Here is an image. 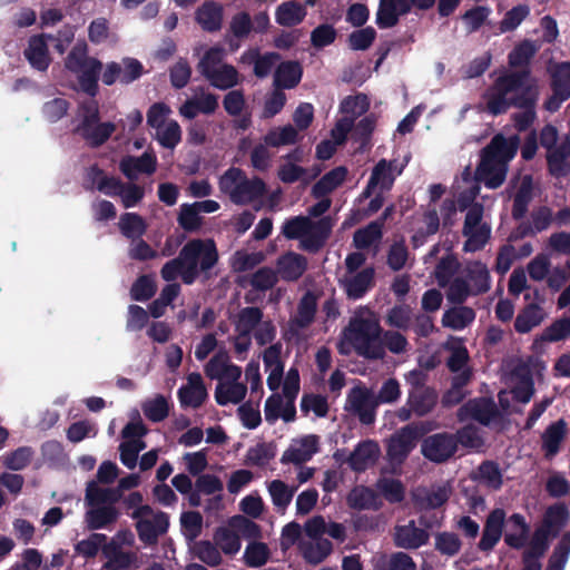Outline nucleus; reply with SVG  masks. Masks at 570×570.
Segmentation results:
<instances>
[{"label":"nucleus","mask_w":570,"mask_h":570,"mask_svg":"<svg viewBox=\"0 0 570 570\" xmlns=\"http://www.w3.org/2000/svg\"><path fill=\"white\" fill-rule=\"evenodd\" d=\"M225 56V49L218 46L210 47L206 50L197 65V69L200 75L205 77L213 70L220 68L222 65H225L223 62Z\"/></svg>","instance_id":"obj_57"},{"label":"nucleus","mask_w":570,"mask_h":570,"mask_svg":"<svg viewBox=\"0 0 570 570\" xmlns=\"http://www.w3.org/2000/svg\"><path fill=\"white\" fill-rule=\"evenodd\" d=\"M570 556V530L564 532L554 547L549 560L548 566L564 570Z\"/></svg>","instance_id":"obj_62"},{"label":"nucleus","mask_w":570,"mask_h":570,"mask_svg":"<svg viewBox=\"0 0 570 570\" xmlns=\"http://www.w3.org/2000/svg\"><path fill=\"white\" fill-rule=\"evenodd\" d=\"M550 538H552V534L538 527L531 537L529 548L522 554V561L540 562V558L549 549Z\"/></svg>","instance_id":"obj_45"},{"label":"nucleus","mask_w":570,"mask_h":570,"mask_svg":"<svg viewBox=\"0 0 570 570\" xmlns=\"http://www.w3.org/2000/svg\"><path fill=\"white\" fill-rule=\"evenodd\" d=\"M462 413L484 426H489L493 421L501 417V412L491 397L469 400L460 409V415Z\"/></svg>","instance_id":"obj_15"},{"label":"nucleus","mask_w":570,"mask_h":570,"mask_svg":"<svg viewBox=\"0 0 570 570\" xmlns=\"http://www.w3.org/2000/svg\"><path fill=\"white\" fill-rule=\"evenodd\" d=\"M144 73L142 63L136 58H124L121 63L108 62L101 73V81L106 86H112L117 81L129 85L139 79Z\"/></svg>","instance_id":"obj_13"},{"label":"nucleus","mask_w":570,"mask_h":570,"mask_svg":"<svg viewBox=\"0 0 570 570\" xmlns=\"http://www.w3.org/2000/svg\"><path fill=\"white\" fill-rule=\"evenodd\" d=\"M383 223L371 222L365 227L357 229L353 236L354 246L357 249H366L382 238Z\"/></svg>","instance_id":"obj_50"},{"label":"nucleus","mask_w":570,"mask_h":570,"mask_svg":"<svg viewBox=\"0 0 570 570\" xmlns=\"http://www.w3.org/2000/svg\"><path fill=\"white\" fill-rule=\"evenodd\" d=\"M220 189L229 195L236 205H246L263 197L266 193V184L259 177L248 179L245 173L237 167H230L222 176Z\"/></svg>","instance_id":"obj_5"},{"label":"nucleus","mask_w":570,"mask_h":570,"mask_svg":"<svg viewBox=\"0 0 570 570\" xmlns=\"http://www.w3.org/2000/svg\"><path fill=\"white\" fill-rule=\"evenodd\" d=\"M549 75L552 94L544 100L543 108L549 112H556L570 98V62L552 65Z\"/></svg>","instance_id":"obj_11"},{"label":"nucleus","mask_w":570,"mask_h":570,"mask_svg":"<svg viewBox=\"0 0 570 570\" xmlns=\"http://www.w3.org/2000/svg\"><path fill=\"white\" fill-rule=\"evenodd\" d=\"M312 220L305 216H295L286 219L282 226V234L287 239H302L307 229H311Z\"/></svg>","instance_id":"obj_60"},{"label":"nucleus","mask_w":570,"mask_h":570,"mask_svg":"<svg viewBox=\"0 0 570 570\" xmlns=\"http://www.w3.org/2000/svg\"><path fill=\"white\" fill-rule=\"evenodd\" d=\"M247 393L245 384L239 382L219 383L215 389V400L218 405H227L228 403H240Z\"/></svg>","instance_id":"obj_46"},{"label":"nucleus","mask_w":570,"mask_h":570,"mask_svg":"<svg viewBox=\"0 0 570 570\" xmlns=\"http://www.w3.org/2000/svg\"><path fill=\"white\" fill-rule=\"evenodd\" d=\"M375 271L373 267H366L356 273L346 282L345 291L350 298L360 299L371 288L374 282Z\"/></svg>","instance_id":"obj_42"},{"label":"nucleus","mask_w":570,"mask_h":570,"mask_svg":"<svg viewBox=\"0 0 570 570\" xmlns=\"http://www.w3.org/2000/svg\"><path fill=\"white\" fill-rule=\"evenodd\" d=\"M333 225L331 216H323L312 222L311 229H307L304 238L301 239V248L313 254L320 252L330 238Z\"/></svg>","instance_id":"obj_18"},{"label":"nucleus","mask_w":570,"mask_h":570,"mask_svg":"<svg viewBox=\"0 0 570 570\" xmlns=\"http://www.w3.org/2000/svg\"><path fill=\"white\" fill-rule=\"evenodd\" d=\"M119 169L129 180H135L138 174L151 175L157 169V157L153 151L140 156H125L119 163Z\"/></svg>","instance_id":"obj_23"},{"label":"nucleus","mask_w":570,"mask_h":570,"mask_svg":"<svg viewBox=\"0 0 570 570\" xmlns=\"http://www.w3.org/2000/svg\"><path fill=\"white\" fill-rule=\"evenodd\" d=\"M436 0H380L376 11V24L389 29L399 23L400 17L411 12L412 8L426 11L434 7Z\"/></svg>","instance_id":"obj_8"},{"label":"nucleus","mask_w":570,"mask_h":570,"mask_svg":"<svg viewBox=\"0 0 570 570\" xmlns=\"http://www.w3.org/2000/svg\"><path fill=\"white\" fill-rule=\"evenodd\" d=\"M118 226L122 236L132 242L142 237L147 230L145 219L137 213L122 214L119 218Z\"/></svg>","instance_id":"obj_47"},{"label":"nucleus","mask_w":570,"mask_h":570,"mask_svg":"<svg viewBox=\"0 0 570 570\" xmlns=\"http://www.w3.org/2000/svg\"><path fill=\"white\" fill-rule=\"evenodd\" d=\"M540 89L531 70H515L500 75L483 95L487 111L492 116L505 114L510 108L520 109L512 120L518 131L528 130L537 119Z\"/></svg>","instance_id":"obj_1"},{"label":"nucleus","mask_w":570,"mask_h":570,"mask_svg":"<svg viewBox=\"0 0 570 570\" xmlns=\"http://www.w3.org/2000/svg\"><path fill=\"white\" fill-rule=\"evenodd\" d=\"M480 483L487 488L498 491L503 485V474L498 462L492 460L483 461L478 466V476Z\"/></svg>","instance_id":"obj_48"},{"label":"nucleus","mask_w":570,"mask_h":570,"mask_svg":"<svg viewBox=\"0 0 570 570\" xmlns=\"http://www.w3.org/2000/svg\"><path fill=\"white\" fill-rule=\"evenodd\" d=\"M478 178L490 189L499 188L505 180L507 165L503 161L481 157L476 168Z\"/></svg>","instance_id":"obj_28"},{"label":"nucleus","mask_w":570,"mask_h":570,"mask_svg":"<svg viewBox=\"0 0 570 570\" xmlns=\"http://www.w3.org/2000/svg\"><path fill=\"white\" fill-rule=\"evenodd\" d=\"M530 524L521 513H513L508 518V531L504 534V542L508 547L520 550L529 541Z\"/></svg>","instance_id":"obj_27"},{"label":"nucleus","mask_w":570,"mask_h":570,"mask_svg":"<svg viewBox=\"0 0 570 570\" xmlns=\"http://www.w3.org/2000/svg\"><path fill=\"white\" fill-rule=\"evenodd\" d=\"M466 281L473 296L487 293L491 286V277L487 265L480 261L473 262L466 268Z\"/></svg>","instance_id":"obj_37"},{"label":"nucleus","mask_w":570,"mask_h":570,"mask_svg":"<svg viewBox=\"0 0 570 570\" xmlns=\"http://www.w3.org/2000/svg\"><path fill=\"white\" fill-rule=\"evenodd\" d=\"M568 423L564 419L551 422L540 436V449L547 461L553 460L561 451L567 439Z\"/></svg>","instance_id":"obj_14"},{"label":"nucleus","mask_w":570,"mask_h":570,"mask_svg":"<svg viewBox=\"0 0 570 570\" xmlns=\"http://www.w3.org/2000/svg\"><path fill=\"white\" fill-rule=\"evenodd\" d=\"M23 56L35 70L47 71L51 63V57L45 36L30 37Z\"/></svg>","instance_id":"obj_26"},{"label":"nucleus","mask_w":570,"mask_h":570,"mask_svg":"<svg viewBox=\"0 0 570 570\" xmlns=\"http://www.w3.org/2000/svg\"><path fill=\"white\" fill-rule=\"evenodd\" d=\"M264 313L257 306H247L239 309L235 320V328L239 337H248L263 321Z\"/></svg>","instance_id":"obj_36"},{"label":"nucleus","mask_w":570,"mask_h":570,"mask_svg":"<svg viewBox=\"0 0 570 570\" xmlns=\"http://www.w3.org/2000/svg\"><path fill=\"white\" fill-rule=\"evenodd\" d=\"M306 17V9L301 2L289 0L281 3L275 11V20L282 27H295Z\"/></svg>","instance_id":"obj_33"},{"label":"nucleus","mask_w":570,"mask_h":570,"mask_svg":"<svg viewBox=\"0 0 570 570\" xmlns=\"http://www.w3.org/2000/svg\"><path fill=\"white\" fill-rule=\"evenodd\" d=\"M409 382L406 405L414 410V415L422 417L431 413L438 403V393L434 387L425 385V375L421 371H412Z\"/></svg>","instance_id":"obj_9"},{"label":"nucleus","mask_w":570,"mask_h":570,"mask_svg":"<svg viewBox=\"0 0 570 570\" xmlns=\"http://www.w3.org/2000/svg\"><path fill=\"white\" fill-rule=\"evenodd\" d=\"M303 68L298 61H283L274 73V85L278 89H293L302 79Z\"/></svg>","instance_id":"obj_32"},{"label":"nucleus","mask_w":570,"mask_h":570,"mask_svg":"<svg viewBox=\"0 0 570 570\" xmlns=\"http://www.w3.org/2000/svg\"><path fill=\"white\" fill-rule=\"evenodd\" d=\"M539 50V46L529 39L518 43L508 56L509 66L512 68H522L521 70H530L531 59Z\"/></svg>","instance_id":"obj_41"},{"label":"nucleus","mask_w":570,"mask_h":570,"mask_svg":"<svg viewBox=\"0 0 570 570\" xmlns=\"http://www.w3.org/2000/svg\"><path fill=\"white\" fill-rule=\"evenodd\" d=\"M379 454L376 442L366 440L360 442L347 458L350 468L355 472L365 471L373 463Z\"/></svg>","instance_id":"obj_31"},{"label":"nucleus","mask_w":570,"mask_h":570,"mask_svg":"<svg viewBox=\"0 0 570 570\" xmlns=\"http://www.w3.org/2000/svg\"><path fill=\"white\" fill-rule=\"evenodd\" d=\"M121 499V492L115 488H100L90 482L86 489V501L90 507L114 505Z\"/></svg>","instance_id":"obj_39"},{"label":"nucleus","mask_w":570,"mask_h":570,"mask_svg":"<svg viewBox=\"0 0 570 570\" xmlns=\"http://www.w3.org/2000/svg\"><path fill=\"white\" fill-rule=\"evenodd\" d=\"M268 492L271 494L272 502L277 510L284 511L289 505L294 497L295 489H291L282 480H273L268 484Z\"/></svg>","instance_id":"obj_54"},{"label":"nucleus","mask_w":570,"mask_h":570,"mask_svg":"<svg viewBox=\"0 0 570 570\" xmlns=\"http://www.w3.org/2000/svg\"><path fill=\"white\" fill-rule=\"evenodd\" d=\"M195 21L205 32L220 31L224 22V6L214 0L204 1L195 11Z\"/></svg>","instance_id":"obj_21"},{"label":"nucleus","mask_w":570,"mask_h":570,"mask_svg":"<svg viewBox=\"0 0 570 570\" xmlns=\"http://www.w3.org/2000/svg\"><path fill=\"white\" fill-rule=\"evenodd\" d=\"M520 139L517 135L505 138L497 134L491 141L482 149L481 157L503 161L507 165L518 151Z\"/></svg>","instance_id":"obj_17"},{"label":"nucleus","mask_w":570,"mask_h":570,"mask_svg":"<svg viewBox=\"0 0 570 570\" xmlns=\"http://www.w3.org/2000/svg\"><path fill=\"white\" fill-rule=\"evenodd\" d=\"M429 541V533L415 525L414 520H410L405 525H396L394 532V544L397 548L407 550L419 549Z\"/></svg>","instance_id":"obj_25"},{"label":"nucleus","mask_w":570,"mask_h":570,"mask_svg":"<svg viewBox=\"0 0 570 570\" xmlns=\"http://www.w3.org/2000/svg\"><path fill=\"white\" fill-rule=\"evenodd\" d=\"M269 558V549L264 542L249 543L244 553L245 563L250 568L264 566Z\"/></svg>","instance_id":"obj_63"},{"label":"nucleus","mask_w":570,"mask_h":570,"mask_svg":"<svg viewBox=\"0 0 570 570\" xmlns=\"http://www.w3.org/2000/svg\"><path fill=\"white\" fill-rule=\"evenodd\" d=\"M491 14V9L487 6H475L466 10L462 20L470 33L478 31L488 20Z\"/></svg>","instance_id":"obj_64"},{"label":"nucleus","mask_w":570,"mask_h":570,"mask_svg":"<svg viewBox=\"0 0 570 570\" xmlns=\"http://www.w3.org/2000/svg\"><path fill=\"white\" fill-rule=\"evenodd\" d=\"M119 517L114 505L92 507L85 514V522L89 530L105 529L115 523Z\"/></svg>","instance_id":"obj_35"},{"label":"nucleus","mask_w":570,"mask_h":570,"mask_svg":"<svg viewBox=\"0 0 570 570\" xmlns=\"http://www.w3.org/2000/svg\"><path fill=\"white\" fill-rule=\"evenodd\" d=\"M475 318V312L469 306L452 307L444 312L442 325L454 331L469 326Z\"/></svg>","instance_id":"obj_43"},{"label":"nucleus","mask_w":570,"mask_h":570,"mask_svg":"<svg viewBox=\"0 0 570 570\" xmlns=\"http://www.w3.org/2000/svg\"><path fill=\"white\" fill-rule=\"evenodd\" d=\"M540 145L547 149L548 171L552 177L564 178L570 175V139L567 138L559 146L558 129L553 125H546L540 131Z\"/></svg>","instance_id":"obj_6"},{"label":"nucleus","mask_w":570,"mask_h":570,"mask_svg":"<svg viewBox=\"0 0 570 570\" xmlns=\"http://www.w3.org/2000/svg\"><path fill=\"white\" fill-rule=\"evenodd\" d=\"M66 67L77 75L79 89L91 98L99 92V76L102 62L87 55V46H75L66 58Z\"/></svg>","instance_id":"obj_4"},{"label":"nucleus","mask_w":570,"mask_h":570,"mask_svg":"<svg viewBox=\"0 0 570 570\" xmlns=\"http://www.w3.org/2000/svg\"><path fill=\"white\" fill-rule=\"evenodd\" d=\"M307 258L295 252L281 255L276 262L277 274L285 282H296L307 269Z\"/></svg>","instance_id":"obj_24"},{"label":"nucleus","mask_w":570,"mask_h":570,"mask_svg":"<svg viewBox=\"0 0 570 570\" xmlns=\"http://www.w3.org/2000/svg\"><path fill=\"white\" fill-rule=\"evenodd\" d=\"M377 406L374 392L364 385H356L348 391L344 409L357 416L362 424L371 425L375 422Z\"/></svg>","instance_id":"obj_10"},{"label":"nucleus","mask_w":570,"mask_h":570,"mask_svg":"<svg viewBox=\"0 0 570 570\" xmlns=\"http://www.w3.org/2000/svg\"><path fill=\"white\" fill-rule=\"evenodd\" d=\"M214 539L225 554H235L240 549V539L234 529L220 527L216 530Z\"/></svg>","instance_id":"obj_59"},{"label":"nucleus","mask_w":570,"mask_h":570,"mask_svg":"<svg viewBox=\"0 0 570 570\" xmlns=\"http://www.w3.org/2000/svg\"><path fill=\"white\" fill-rule=\"evenodd\" d=\"M316 312L317 297L313 292L307 291L298 302L296 315L288 321L287 332L293 337L298 336L301 330L307 328L314 322Z\"/></svg>","instance_id":"obj_16"},{"label":"nucleus","mask_w":570,"mask_h":570,"mask_svg":"<svg viewBox=\"0 0 570 570\" xmlns=\"http://www.w3.org/2000/svg\"><path fill=\"white\" fill-rule=\"evenodd\" d=\"M430 432L426 422L410 423L397 430L387 441L386 454L391 462L403 463L419 440Z\"/></svg>","instance_id":"obj_7"},{"label":"nucleus","mask_w":570,"mask_h":570,"mask_svg":"<svg viewBox=\"0 0 570 570\" xmlns=\"http://www.w3.org/2000/svg\"><path fill=\"white\" fill-rule=\"evenodd\" d=\"M505 517V511L502 508H495L488 514L478 544L481 551H491L498 544L502 537Z\"/></svg>","instance_id":"obj_20"},{"label":"nucleus","mask_w":570,"mask_h":570,"mask_svg":"<svg viewBox=\"0 0 570 570\" xmlns=\"http://www.w3.org/2000/svg\"><path fill=\"white\" fill-rule=\"evenodd\" d=\"M347 504L354 510H379L381 502H379L377 493L368 487H356L347 494Z\"/></svg>","instance_id":"obj_38"},{"label":"nucleus","mask_w":570,"mask_h":570,"mask_svg":"<svg viewBox=\"0 0 570 570\" xmlns=\"http://www.w3.org/2000/svg\"><path fill=\"white\" fill-rule=\"evenodd\" d=\"M116 125L110 121L97 122L86 129L77 131L91 148H98L102 146L115 132Z\"/></svg>","instance_id":"obj_44"},{"label":"nucleus","mask_w":570,"mask_h":570,"mask_svg":"<svg viewBox=\"0 0 570 570\" xmlns=\"http://www.w3.org/2000/svg\"><path fill=\"white\" fill-rule=\"evenodd\" d=\"M219 259L216 243L212 238H194L179 250L177 257L168 261L160 269L161 278L174 282L180 276L186 285L194 284L199 277L207 282L213 277V268Z\"/></svg>","instance_id":"obj_2"},{"label":"nucleus","mask_w":570,"mask_h":570,"mask_svg":"<svg viewBox=\"0 0 570 570\" xmlns=\"http://www.w3.org/2000/svg\"><path fill=\"white\" fill-rule=\"evenodd\" d=\"M210 86L220 90H227L238 85L239 72L229 63L222 65L220 68L213 70L204 77Z\"/></svg>","instance_id":"obj_40"},{"label":"nucleus","mask_w":570,"mask_h":570,"mask_svg":"<svg viewBox=\"0 0 570 570\" xmlns=\"http://www.w3.org/2000/svg\"><path fill=\"white\" fill-rule=\"evenodd\" d=\"M157 291L156 282L153 275H141L131 285L130 296L134 301L146 302L150 299Z\"/></svg>","instance_id":"obj_58"},{"label":"nucleus","mask_w":570,"mask_h":570,"mask_svg":"<svg viewBox=\"0 0 570 570\" xmlns=\"http://www.w3.org/2000/svg\"><path fill=\"white\" fill-rule=\"evenodd\" d=\"M394 179L392 163L386 159L379 160L370 176L371 186H380L381 190H390L394 184Z\"/></svg>","instance_id":"obj_53"},{"label":"nucleus","mask_w":570,"mask_h":570,"mask_svg":"<svg viewBox=\"0 0 570 570\" xmlns=\"http://www.w3.org/2000/svg\"><path fill=\"white\" fill-rule=\"evenodd\" d=\"M421 453L429 461L441 464L449 461L456 453L453 433L439 432L423 439Z\"/></svg>","instance_id":"obj_12"},{"label":"nucleus","mask_w":570,"mask_h":570,"mask_svg":"<svg viewBox=\"0 0 570 570\" xmlns=\"http://www.w3.org/2000/svg\"><path fill=\"white\" fill-rule=\"evenodd\" d=\"M298 137L297 129L292 125L271 129L264 136V142L269 147H281L295 144Z\"/></svg>","instance_id":"obj_51"},{"label":"nucleus","mask_w":570,"mask_h":570,"mask_svg":"<svg viewBox=\"0 0 570 570\" xmlns=\"http://www.w3.org/2000/svg\"><path fill=\"white\" fill-rule=\"evenodd\" d=\"M344 334L357 355L368 360H380L384 356L381 341L382 327L377 321L364 317L353 318Z\"/></svg>","instance_id":"obj_3"},{"label":"nucleus","mask_w":570,"mask_h":570,"mask_svg":"<svg viewBox=\"0 0 570 570\" xmlns=\"http://www.w3.org/2000/svg\"><path fill=\"white\" fill-rule=\"evenodd\" d=\"M530 14L528 4H518L504 13L503 19L499 23L501 33L514 31Z\"/></svg>","instance_id":"obj_52"},{"label":"nucleus","mask_w":570,"mask_h":570,"mask_svg":"<svg viewBox=\"0 0 570 570\" xmlns=\"http://www.w3.org/2000/svg\"><path fill=\"white\" fill-rule=\"evenodd\" d=\"M453 435L456 449L459 448V444H461L463 448L476 450L483 446L484 444V441L480 435L479 430L471 424L459 429L455 433H453Z\"/></svg>","instance_id":"obj_61"},{"label":"nucleus","mask_w":570,"mask_h":570,"mask_svg":"<svg viewBox=\"0 0 570 570\" xmlns=\"http://www.w3.org/2000/svg\"><path fill=\"white\" fill-rule=\"evenodd\" d=\"M333 551V544L328 539L317 538L315 543H309L303 550V557L311 564L323 562Z\"/></svg>","instance_id":"obj_55"},{"label":"nucleus","mask_w":570,"mask_h":570,"mask_svg":"<svg viewBox=\"0 0 570 570\" xmlns=\"http://www.w3.org/2000/svg\"><path fill=\"white\" fill-rule=\"evenodd\" d=\"M347 173V168L344 166H338L331 169L314 184L312 187V196L315 198L327 196L343 184Z\"/></svg>","instance_id":"obj_34"},{"label":"nucleus","mask_w":570,"mask_h":570,"mask_svg":"<svg viewBox=\"0 0 570 570\" xmlns=\"http://www.w3.org/2000/svg\"><path fill=\"white\" fill-rule=\"evenodd\" d=\"M542 311L539 305L532 303L525 306L515 317L514 330L518 333H529L542 322Z\"/></svg>","instance_id":"obj_49"},{"label":"nucleus","mask_w":570,"mask_h":570,"mask_svg":"<svg viewBox=\"0 0 570 570\" xmlns=\"http://www.w3.org/2000/svg\"><path fill=\"white\" fill-rule=\"evenodd\" d=\"M570 520V511L563 502L549 505L543 514L540 528L557 538Z\"/></svg>","instance_id":"obj_30"},{"label":"nucleus","mask_w":570,"mask_h":570,"mask_svg":"<svg viewBox=\"0 0 570 570\" xmlns=\"http://www.w3.org/2000/svg\"><path fill=\"white\" fill-rule=\"evenodd\" d=\"M412 322V308L407 304H397L387 311L385 324L390 327L406 331Z\"/></svg>","instance_id":"obj_56"},{"label":"nucleus","mask_w":570,"mask_h":570,"mask_svg":"<svg viewBox=\"0 0 570 570\" xmlns=\"http://www.w3.org/2000/svg\"><path fill=\"white\" fill-rule=\"evenodd\" d=\"M534 197V185L532 175H524L521 178L517 193L513 196L511 216L514 220H522Z\"/></svg>","instance_id":"obj_29"},{"label":"nucleus","mask_w":570,"mask_h":570,"mask_svg":"<svg viewBox=\"0 0 570 570\" xmlns=\"http://www.w3.org/2000/svg\"><path fill=\"white\" fill-rule=\"evenodd\" d=\"M177 396L183 407H200L208 397L202 375L198 372L188 374L187 384L179 387Z\"/></svg>","instance_id":"obj_19"},{"label":"nucleus","mask_w":570,"mask_h":570,"mask_svg":"<svg viewBox=\"0 0 570 570\" xmlns=\"http://www.w3.org/2000/svg\"><path fill=\"white\" fill-rule=\"evenodd\" d=\"M320 438L315 434H309L301 438L292 444L282 455L281 462L283 464L294 463L302 464L309 461L315 453L318 452Z\"/></svg>","instance_id":"obj_22"}]
</instances>
